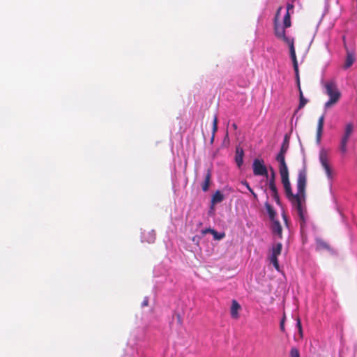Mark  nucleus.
<instances>
[{"mask_svg": "<svg viewBox=\"0 0 357 357\" xmlns=\"http://www.w3.org/2000/svg\"><path fill=\"white\" fill-rule=\"evenodd\" d=\"M241 183H242L243 185H244L247 188V189L250 192H252V189L251 188V187L250 186L249 183L246 181H243Z\"/></svg>", "mask_w": 357, "mask_h": 357, "instance_id": "nucleus-34", "label": "nucleus"}, {"mask_svg": "<svg viewBox=\"0 0 357 357\" xmlns=\"http://www.w3.org/2000/svg\"><path fill=\"white\" fill-rule=\"evenodd\" d=\"M142 305H143V306H146V305H148V301H144L143 302V304H142Z\"/></svg>", "mask_w": 357, "mask_h": 357, "instance_id": "nucleus-38", "label": "nucleus"}, {"mask_svg": "<svg viewBox=\"0 0 357 357\" xmlns=\"http://www.w3.org/2000/svg\"><path fill=\"white\" fill-rule=\"evenodd\" d=\"M268 188H269L270 190L271 191V196L273 198V199L275 200V202L277 203V204L280 205L281 203H280V196H279L278 188H277L276 185L269 186Z\"/></svg>", "mask_w": 357, "mask_h": 357, "instance_id": "nucleus-14", "label": "nucleus"}, {"mask_svg": "<svg viewBox=\"0 0 357 357\" xmlns=\"http://www.w3.org/2000/svg\"><path fill=\"white\" fill-rule=\"evenodd\" d=\"M232 127L234 128V130L237 129V125L236 123H233Z\"/></svg>", "mask_w": 357, "mask_h": 357, "instance_id": "nucleus-39", "label": "nucleus"}, {"mask_svg": "<svg viewBox=\"0 0 357 357\" xmlns=\"http://www.w3.org/2000/svg\"><path fill=\"white\" fill-rule=\"evenodd\" d=\"M224 199V195L220 190H217L213 195L211 202L213 204L220 203Z\"/></svg>", "mask_w": 357, "mask_h": 357, "instance_id": "nucleus-16", "label": "nucleus"}, {"mask_svg": "<svg viewBox=\"0 0 357 357\" xmlns=\"http://www.w3.org/2000/svg\"><path fill=\"white\" fill-rule=\"evenodd\" d=\"M270 261L273 264L275 269L279 271L280 266L278 257H275V256H271Z\"/></svg>", "mask_w": 357, "mask_h": 357, "instance_id": "nucleus-24", "label": "nucleus"}, {"mask_svg": "<svg viewBox=\"0 0 357 357\" xmlns=\"http://www.w3.org/2000/svg\"><path fill=\"white\" fill-rule=\"evenodd\" d=\"M324 89L325 93L329 97V100L324 104V108L327 109L339 102L341 98V92L333 81L326 82L324 84Z\"/></svg>", "mask_w": 357, "mask_h": 357, "instance_id": "nucleus-2", "label": "nucleus"}, {"mask_svg": "<svg viewBox=\"0 0 357 357\" xmlns=\"http://www.w3.org/2000/svg\"><path fill=\"white\" fill-rule=\"evenodd\" d=\"M350 137L342 136L340 140V150L344 155L347 152V144Z\"/></svg>", "mask_w": 357, "mask_h": 357, "instance_id": "nucleus-13", "label": "nucleus"}, {"mask_svg": "<svg viewBox=\"0 0 357 357\" xmlns=\"http://www.w3.org/2000/svg\"><path fill=\"white\" fill-rule=\"evenodd\" d=\"M202 234H206L208 233H215V234H217V231L213 229H211V228H208V229H205L204 230H202Z\"/></svg>", "mask_w": 357, "mask_h": 357, "instance_id": "nucleus-32", "label": "nucleus"}, {"mask_svg": "<svg viewBox=\"0 0 357 357\" xmlns=\"http://www.w3.org/2000/svg\"><path fill=\"white\" fill-rule=\"evenodd\" d=\"M324 116L322 115L319 117L317 123V127L324 128Z\"/></svg>", "mask_w": 357, "mask_h": 357, "instance_id": "nucleus-31", "label": "nucleus"}, {"mask_svg": "<svg viewBox=\"0 0 357 357\" xmlns=\"http://www.w3.org/2000/svg\"><path fill=\"white\" fill-rule=\"evenodd\" d=\"M271 229L273 234H277L280 238H282V228L279 221L273 220Z\"/></svg>", "mask_w": 357, "mask_h": 357, "instance_id": "nucleus-11", "label": "nucleus"}, {"mask_svg": "<svg viewBox=\"0 0 357 357\" xmlns=\"http://www.w3.org/2000/svg\"><path fill=\"white\" fill-rule=\"evenodd\" d=\"M264 205L270 218L273 220L276 215V212L268 202H266Z\"/></svg>", "mask_w": 357, "mask_h": 357, "instance_id": "nucleus-18", "label": "nucleus"}, {"mask_svg": "<svg viewBox=\"0 0 357 357\" xmlns=\"http://www.w3.org/2000/svg\"><path fill=\"white\" fill-rule=\"evenodd\" d=\"M317 247L319 250H330L329 245L326 241L321 239L317 241Z\"/></svg>", "mask_w": 357, "mask_h": 357, "instance_id": "nucleus-20", "label": "nucleus"}, {"mask_svg": "<svg viewBox=\"0 0 357 357\" xmlns=\"http://www.w3.org/2000/svg\"><path fill=\"white\" fill-rule=\"evenodd\" d=\"M250 193L252 195L253 197L257 199V194L252 190V192H250Z\"/></svg>", "mask_w": 357, "mask_h": 357, "instance_id": "nucleus-37", "label": "nucleus"}, {"mask_svg": "<svg viewBox=\"0 0 357 357\" xmlns=\"http://www.w3.org/2000/svg\"><path fill=\"white\" fill-rule=\"evenodd\" d=\"M296 326H297V328L298 329V332L300 333V335H301V337H302L303 336V330H302L301 321V319L299 318L297 319Z\"/></svg>", "mask_w": 357, "mask_h": 357, "instance_id": "nucleus-29", "label": "nucleus"}, {"mask_svg": "<svg viewBox=\"0 0 357 357\" xmlns=\"http://www.w3.org/2000/svg\"><path fill=\"white\" fill-rule=\"evenodd\" d=\"M282 245L281 243H278L274 245L272 248V254L271 256H275L278 257L282 252Z\"/></svg>", "mask_w": 357, "mask_h": 357, "instance_id": "nucleus-17", "label": "nucleus"}, {"mask_svg": "<svg viewBox=\"0 0 357 357\" xmlns=\"http://www.w3.org/2000/svg\"><path fill=\"white\" fill-rule=\"evenodd\" d=\"M253 174L255 176H268V170L262 159H255L252 164Z\"/></svg>", "mask_w": 357, "mask_h": 357, "instance_id": "nucleus-4", "label": "nucleus"}, {"mask_svg": "<svg viewBox=\"0 0 357 357\" xmlns=\"http://www.w3.org/2000/svg\"><path fill=\"white\" fill-rule=\"evenodd\" d=\"M281 176V182L284 186V192L287 198L291 203L299 216V223L301 228H303L306 222V208H305V188L307 185V170L303 167L298 172L297 178V192L294 194L291 190V183L289 178L288 168L279 169Z\"/></svg>", "mask_w": 357, "mask_h": 357, "instance_id": "nucleus-1", "label": "nucleus"}, {"mask_svg": "<svg viewBox=\"0 0 357 357\" xmlns=\"http://www.w3.org/2000/svg\"><path fill=\"white\" fill-rule=\"evenodd\" d=\"M212 234L213 235L214 238L216 240H220L225 237L224 233H218L217 232L216 234L215 233H212Z\"/></svg>", "mask_w": 357, "mask_h": 357, "instance_id": "nucleus-30", "label": "nucleus"}, {"mask_svg": "<svg viewBox=\"0 0 357 357\" xmlns=\"http://www.w3.org/2000/svg\"><path fill=\"white\" fill-rule=\"evenodd\" d=\"M282 145L289 146V137L287 135L284 136Z\"/></svg>", "mask_w": 357, "mask_h": 357, "instance_id": "nucleus-33", "label": "nucleus"}, {"mask_svg": "<svg viewBox=\"0 0 357 357\" xmlns=\"http://www.w3.org/2000/svg\"><path fill=\"white\" fill-rule=\"evenodd\" d=\"M289 146L282 145L278 154L276 156V160L279 162V169L288 168L286 161L285 155Z\"/></svg>", "mask_w": 357, "mask_h": 357, "instance_id": "nucleus-7", "label": "nucleus"}, {"mask_svg": "<svg viewBox=\"0 0 357 357\" xmlns=\"http://www.w3.org/2000/svg\"><path fill=\"white\" fill-rule=\"evenodd\" d=\"M290 13L288 11H285V14L283 17L282 22H291Z\"/></svg>", "mask_w": 357, "mask_h": 357, "instance_id": "nucleus-28", "label": "nucleus"}, {"mask_svg": "<svg viewBox=\"0 0 357 357\" xmlns=\"http://www.w3.org/2000/svg\"><path fill=\"white\" fill-rule=\"evenodd\" d=\"M323 128H320V127H317V143H320V141H321V135H322V132H323Z\"/></svg>", "mask_w": 357, "mask_h": 357, "instance_id": "nucleus-26", "label": "nucleus"}, {"mask_svg": "<svg viewBox=\"0 0 357 357\" xmlns=\"http://www.w3.org/2000/svg\"><path fill=\"white\" fill-rule=\"evenodd\" d=\"M297 85H298V88L299 90V105H298V109H301L305 107V105L307 102V100L306 98H305L303 96V93L301 88V84H299V85H298L297 84Z\"/></svg>", "mask_w": 357, "mask_h": 357, "instance_id": "nucleus-15", "label": "nucleus"}, {"mask_svg": "<svg viewBox=\"0 0 357 357\" xmlns=\"http://www.w3.org/2000/svg\"><path fill=\"white\" fill-rule=\"evenodd\" d=\"M270 261L273 264L275 269L279 271L280 266L278 257H275V256H271Z\"/></svg>", "mask_w": 357, "mask_h": 357, "instance_id": "nucleus-23", "label": "nucleus"}, {"mask_svg": "<svg viewBox=\"0 0 357 357\" xmlns=\"http://www.w3.org/2000/svg\"><path fill=\"white\" fill-rule=\"evenodd\" d=\"M271 178L268 181V187L276 185H275V173L273 168H271Z\"/></svg>", "mask_w": 357, "mask_h": 357, "instance_id": "nucleus-21", "label": "nucleus"}, {"mask_svg": "<svg viewBox=\"0 0 357 357\" xmlns=\"http://www.w3.org/2000/svg\"><path fill=\"white\" fill-rule=\"evenodd\" d=\"M280 330L284 332V318H283L280 324Z\"/></svg>", "mask_w": 357, "mask_h": 357, "instance_id": "nucleus-35", "label": "nucleus"}, {"mask_svg": "<svg viewBox=\"0 0 357 357\" xmlns=\"http://www.w3.org/2000/svg\"><path fill=\"white\" fill-rule=\"evenodd\" d=\"M287 44L289 47L290 56L293 61L294 69L296 73V82L299 85V73H298V62L296 56V52L294 49V39H287Z\"/></svg>", "mask_w": 357, "mask_h": 357, "instance_id": "nucleus-5", "label": "nucleus"}, {"mask_svg": "<svg viewBox=\"0 0 357 357\" xmlns=\"http://www.w3.org/2000/svg\"><path fill=\"white\" fill-rule=\"evenodd\" d=\"M244 151L243 148L238 146L236 147L235 162L238 167H241L243 163Z\"/></svg>", "mask_w": 357, "mask_h": 357, "instance_id": "nucleus-8", "label": "nucleus"}, {"mask_svg": "<svg viewBox=\"0 0 357 357\" xmlns=\"http://www.w3.org/2000/svg\"><path fill=\"white\" fill-rule=\"evenodd\" d=\"M218 130V116L216 115L214 116L213 121V136H212V140L214 138L215 133Z\"/></svg>", "mask_w": 357, "mask_h": 357, "instance_id": "nucleus-22", "label": "nucleus"}, {"mask_svg": "<svg viewBox=\"0 0 357 357\" xmlns=\"http://www.w3.org/2000/svg\"><path fill=\"white\" fill-rule=\"evenodd\" d=\"M275 34L277 38L287 43V39H291L285 35V29L291 26V24H274Z\"/></svg>", "mask_w": 357, "mask_h": 357, "instance_id": "nucleus-6", "label": "nucleus"}, {"mask_svg": "<svg viewBox=\"0 0 357 357\" xmlns=\"http://www.w3.org/2000/svg\"><path fill=\"white\" fill-rule=\"evenodd\" d=\"M319 161L328 178H332V170L329 164L328 151L322 149L319 152Z\"/></svg>", "mask_w": 357, "mask_h": 357, "instance_id": "nucleus-3", "label": "nucleus"}, {"mask_svg": "<svg viewBox=\"0 0 357 357\" xmlns=\"http://www.w3.org/2000/svg\"><path fill=\"white\" fill-rule=\"evenodd\" d=\"M290 357H300V352L296 347H293L290 350Z\"/></svg>", "mask_w": 357, "mask_h": 357, "instance_id": "nucleus-25", "label": "nucleus"}, {"mask_svg": "<svg viewBox=\"0 0 357 357\" xmlns=\"http://www.w3.org/2000/svg\"><path fill=\"white\" fill-rule=\"evenodd\" d=\"M355 61V56L354 53L347 51V56L344 64V68L347 69L350 68Z\"/></svg>", "mask_w": 357, "mask_h": 357, "instance_id": "nucleus-10", "label": "nucleus"}, {"mask_svg": "<svg viewBox=\"0 0 357 357\" xmlns=\"http://www.w3.org/2000/svg\"><path fill=\"white\" fill-rule=\"evenodd\" d=\"M294 9V5L291 4V3H288L287 6V10L286 11H288L289 13V11L291 10H293Z\"/></svg>", "mask_w": 357, "mask_h": 357, "instance_id": "nucleus-36", "label": "nucleus"}, {"mask_svg": "<svg viewBox=\"0 0 357 357\" xmlns=\"http://www.w3.org/2000/svg\"><path fill=\"white\" fill-rule=\"evenodd\" d=\"M241 307L239 303L236 300H233L230 309L231 316L233 319H236L238 318V311L241 310Z\"/></svg>", "mask_w": 357, "mask_h": 357, "instance_id": "nucleus-9", "label": "nucleus"}, {"mask_svg": "<svg viewBox=\"0 0 357 357\" xmlns=\"http://www.w3.org/2000/svg\"><path fill=\"white\" fill-rule=\"evenodd\" d=\"M211 172L210 169L207 170V173L205 176L204 181L203 182L202 185V189L203 191L206 192L210 185L211 183Z\"/></svg>", "mask_w": 357, "mask_h": 357, "instance_id": "nucleus-12", "label": "nucleus"}, {"mask_svg": "<svg viewBox=\"0 0 357 357\" xmlns=\"http://www.w3.org/2000/svg\"><path fill=\"white\" fill-rule=\"evenodd\" d=\"M354 131V125L352 123H348L345 126L343 136L350 137Z\"/></svg>", "mask_w": 357, "mask_h": 357, "instance_id": "nucleus-19", "label": "nucleus"}, {"mask_svg": "<svg viewBox=\"0 0 357 357\" xmlns=\"http://www.w3.org/2000/svg\"><path fill=\"white\" fill-rule=\"evenodd\" d=\"M282 9H283L282 7H279L278 8V10L276 12V14L275 15L274 22H279V20H280L279 17H280V13H281Z\"/></svg>", "mask_w": 357, "mask_h": 357, "instance_id": "nucleus-27", "label": "nucleus"}]
</instances>
